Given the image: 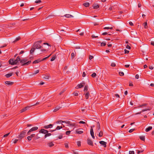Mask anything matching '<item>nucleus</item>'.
<instances>
[{
  "mask_svg": "<svg viewBox=\"0 0 154 154\" xmlns=\"http://www.w3.org/2000/svg\"><path fill=\"white\" fill-rule=\"evenodd\" d=\"M64 16L67 18L73 17V16L72 15L69 14H66Z\"/></svg>",
  "mask_w": 154,
  "mask_h": 154,
  "instance_id": "nucleus-22",
  "label": "nucleus"
},
{
  "mask_svg": "<svg viewBox=\"0 0 154 154\" xmlns=\"http://www.w3.org/2000/svg\"><path fill=\"white\" fill-rule=\"evenodd\" d=\"M89 95V93L88 91L85 94V97L86 99L88 98Z\"/></svg>",
  "mask_w": 154,
  "mask_h": 154,
  "instance_id": "nucleus-23",
  "label": "nucleus"
},
{
  "mask_svg": "<svg viewBox=\"0 0 154 154\" xmlns=\"http://www.w3.org/2000/svg\"><path fill=\"white\" fill-rule=\"evenodd\" d=\"M82 129L79 128L75 131V132L77 134H81L83 133V131L82 130Z\"/></svg>",
  "mask_w": 154,
  "mask_h": 154,
  "instance_id": "nucleus-6",
  "label": "nucleus"
},
{
  "mask_svg": "<svg viewBox=\"0 0 154 154\" xmlns=\"http://www.w3.org/2000/svg\"><path fill=\"white\" fill-rule=\"evenodd\" d=\"M74 154H78V153L77 151H73Z\"/></svg>",
  "mask_w": 154,
  "mask_h": 154,
  "instance_id": "nucleus-64",
  "label": "nucleus"
},
{
  "mask_svg": "<svg viewBox=\"0 0 154 154\" xmlns=\"http://www.w3.org/2000/svg\"><path fill=\"white\" fill-rule=\"evenodd\" d=\"M129 154H134V152L133 151H129Z\"/></svg>",
  "mask_w": 154,
  "mask_h": 154,
  "instance_id": "nucleus-62",
  "label": "nucleus"
},
{
  "mask_svg": "<svg viewBox=\"0 0 154 154\" xmlns=\"http://www.w3.org/2000/svg\"><path fill=\"white\" fill-rule=\"evenodd\" d=\"M14 65H16V64H17V63H18V61H16V60H14Z\"/></svg>",
  "mask_w": 154,
  "mask_h": 154,
  "instance_id": "nucleus-56",
  "label": "nucleus"
},
{
  "mask_svg": "<svg viewBox=\"0 0 154 154\" xmlns=\"http://www.w3.org/2000/svg\"><path fill=\"white\" fill-rule=\"evenodd\" d=\"M26 132V130H24L22 131L20 134L19 135V137L20 138V139H22L23 137H24Z\"/></svg>",
  "mask_w": 154,
  "mask_h": 154,
  "instance_id": "nucleus-2",
  "label": "nucleus"
},
{
  "mask_svg": "<svg viewBox=\"0 0 154 154\" xmlns=\"http://www.w3.org/2000/svg\"><path fill=\"white\" fill-rule=\"evenodd\" d=\"M68 126L71 127H76L77 126L75 123H72L70 122L69 125H68Z\"/></svg>",
  "mask_w": 154,
  "mask_h": 154,
  "instance_id": "nucleus-15",
  "label": "nucleus"
},
{
  "mask_svg": "<svg viewBox=\"0 0 154 154\" xmlns=\"http://www.w3.org/2000/svg\"><path fill=\"white\" fill-rule=\"evenodd\" d=\"M42 42L41 41H37L35 42L33 45V47L35 48V49H40L42 48V46L40 45Z\"/></svg>",
  "mask_w": 154,
  "mask_h": 154,
  "instance_id": "nucleus-1",
  "label": "nucleus"
},
{
  "mask_svg": "<svg viewBox=\"0 0 154 154\" xmlns=\"http://www.w3.org/2000/svg\"><path fill=\"white\" fill-rule=\"evenodd\" d=\"M83 5L85 7H88L89 6L90 4L88 2H86L84 3Z\"/></svg>",
  "mask_w": 154,
  "mask_h": 154,
  "instance_id": "nucleus-25",
  "label": "nucleus"
},
{
  "mask_svg": "<svg viewBox=\"0 0 154 154\" xmlns=\"http://www.w3.org/2000/svg\"><path fill=\"white\" fill-rule=\"evenodd\" d=\"M53 126V125L50 124L48 125H45L44 127V128L47 129L49 128H52Z\"/></svg>",
  "mask_w": 154,
  "mask_h": 154,
  "instance_id": "nucleus-8",
  "label": "nucleus"
},
{
  "mask_svg": "<svg viewBox=\"0 0 154 154\" xmlns=\"http://www.w3.org/2000/svg\"><path fill=\"white\" fill-rule=\"evenodd\" d=\"M14 60L13 59H10L9 60V63L11 65H14Z\"/></svg>",
  "mask_w": 154,
  "mask_h": 154,
  "instance_id": "nucleus-16",
  "label": "nucleus"
},
{
  "mask_svg": "<svg viewBox=\"0 0 154 154\" xmlns=\"http://www.w3.org/2000/svg\"><path fill=\"white\" fill-rule=\"evenodd\" d=\"M20 39V37H18L17 38L15 39V40L14 41V42H17V41H18Z\"/></svg>",
  "mask_w": 154,
  "mask_h": 154,
  "instance_id": "nucleus-55",
  "label": "nucleus"
},
{
  "mask_svg": "<svg viewBox=\"0 0 154 154\" xmlns=\"http://www.w3.org/2000/svg\"><path fill=\"white\" fill-rule=\"evenodd\" d=\"M93 7L94 9H97L99 8V5L97 3H94L93 4Z\"/></svg>",
  "mask_w": 154,
  "mask_h": 154,
  "instance_id": "nucleus-12",
  "label": "nucleus"
},
{
  "mask_svg": "<svg viewBox=\"0 0 154 154\" xmlns=\"http://www.w3.org/2000/svg\"><path fill=\"white\" fill-rule=\"evenodd\" d=\"M50 77V76L48 75H46L44 77V79H48Z\"/></svg>",
  "mask_w": 154,
  "mask_h": 154,
  "instance_id": "nucleus-29",
  "label": "nucleus"
},
{
  "mask_svg": "<svg viewBox=\"0 0 154 154\" xmlns=\"http://www.w3.org/2000/svg\"><path fill=\"white\" fill-rule=\"evenodd\" d=\"M99 143L101 145H103L104 147H106V142L103 141H101L99 142Z\"/></svg>",
  "mask_w": 154,
  "mask_h": 154,
  "instance_id": "nucleus-9",
  "label": "nucleus"
},
{
  "mask_svg": "<svg viewBox=\"0 0 154 154\" xmlns=\"http://www.w3.org/2000/svg\"><path fill=\"white\" fill-rule=\"evenodd\" d=\"M90 134L92 137L93 138V139H94L95 137L94 135V133L93 131V129L92 128V127H91V129H90Z\"/></svg>",
  "mask_w": 154,
  "mask_h": 154,
  "instance_id": "nucleus-5",
  "label": "nucleus"
},
{
  "mask_svg": "<svg viewBox=\"0 0 154 154\" xmlns=\"http://www.w3.org/2000/svg\"><path fill=\"white\" fill-rule=\"evenodd\" d=\"M151 110L150 109H149V108H147V109H143L141 112H144L145 111H147V110H149V111Z\"/></svg>",
  "mask_w": 154,
  "mask_h": 154,
  "instance_id": "nucleus-38",
  "label": "nucleus"
},
{
  "mask_svg": "<svg viewBox=\"0 0 154 154\" xmlns=\"http://www.w3.org/2000/svg\"><path fill=\"white\" fill-rule=\"evenodd\" d=\"M96 73L95 72L93 73L91 75V77L93 78H94L96 76Z\"/></svg>",
  "mask_w": 154,
  "mask_h": 154,
  "instance_id": "nucleus-40",
  "label": "nucleus"
},
{
  "mask_svg": "<svg viewBox=\"0 0 154 154\" xmlns=\"http://www.w3.org/2000/svg\"><path fill=\"white\" fill-rule=\"evenodd\" d=\"M40 133H42L44 134H46L48 133V131L45 129H42L39 131Z\"/></svg>",
  "mask_w": 154,
  "mask_h": 154,
  "instance_id": "nucleus-4",
  "label": "nucleus"
},
{
  "mask_svg": "<svg viewBox=\"0 0 154 154\" xmlns=\"http://www.w3.org/2000/svg\"><path fill=\"white\" fill-rule=\"evenodd\" d=\"M48 145L50 147H52L54 145V143L52 142H50L48 143Z\"/></svg>",
  "mask_w": 154,
  "mask_h": 154,
  "instance_id": "nucleus-24",
  "label": "nucleus"
},
{
  "mask_svg": "<svg viewBox=\"0 0 154 154\" xmlns=\"http://www.w3.org/2000/svg\"><path fill=\"white\" fill-rule=\"evenodd\" d=\"M6 84L9 85H12L14 84V82L10 81H6L5 82Z\"/></svg>",
  "mask_w": 154,
  "mask_h": 154,
  "instance_id": "nucleus-14",
  "label": "nucleus"
},
{
  "mask_svg": "<svg viewBox=\"0 0 154 154\" xmlns=\"http://www.w3.org/2000/svg\"><path fill=\"white\" fill-rule=\"evenodd\" d=\"M140 139L143 141H144L145 137L144 136H141L140 137Z\"/></svg>",
  "mask_w": 154,
  "mask_h": 154,
  "instance_id": "nucleus-31",
  "label": "nucleus"
},
{
  "mask_svg": "<svg viewBox=\"0 0 154 154\" xmlns=\"http://www.w3.org/2000/svg\"><path fill=\"white\" fill-rule=\"evenodd\" d=\"M64 123V121H63L62 120H60L57 121L56 122V123L58 124V123Z\"/></svg>",
  "mask_w": 154,
  "mask_h": 154,
  "instance_id": "nucleus-37",
  "label": "nucleus"
},
{
  "mask_svg": "<svg viewBox=\"0 0 154 154\" xmlns=\"http://www.w3.org/2000/svg\"><path fill=\"white\" fill-rule=\"evenodd\" d=\"M65 91V89H64L62 91H61L59 95H61V94H62L63 93V92Z\"/></svg>",
  "mask_w": 154,
  "mask_h": 154,
  "instance_id": "nucleus-61",
  "label": "nucleus"
},
{
  "mask_svg": "<svg viewBox=\"0 0 154 154\" xmlns=\"http://www.w3.org/2000/svg\"><path fill=\"white\" fill-rule=\"evenodd\" d=\"M26 111V108H25V107L22 109H21L20 110V113H22L23 112H24L25 111Z\"/></svg>",
  "mask_w": 154,
  "mask_h": 154,
  "instance_id": "nucleus-35",
  "label": "nucleus"
},
{
  "mask_svg": "<svg viewBox=\"0 0 154 154\" xmlns=\"http://www.w3.org/2000/svg\"><path fill=\"white\" fill-rule=\"evenodd\" d=\"M71 131H68L66 132V134L67 135H69Z\"/></svg>",
  "mask_w": 154,
  "mask_h": 154,
  "instance_id": "nucleus-41",
  "label": "nucleus"
},
{
  "mask_svg": "<svg viewBox=\"0 0 154 154\" xmlns=\"http://www.w3.org/2000/svg\"><path fill=\"white\" fill-rule=\"evenodd\" d=\"M40 138V136H39V134H38L36 135V138L35 139V140L38 139Z\"/></svg>",
  "mask_w": 154,
  "mask_h": 154,
  "instance_id": "nucleus-39",
  "label": "nucleus"
},
{
  "mask_svg": "<svg viewBox=\"0 0 154 154\" xmlns=\"http://www.w3.org/2000/svg\"><path fill=\"white\" fill-rule=\"evenodd\" d=\"M64 31V30L63 29H62L61 30L60 32V34L61 35H63V32H62Z\"/></svg>",
  "mask_w": 154,
  "mask_h": 154,
  "instance_id": "nucleus-52",
  "label": "nucleus"
},
{
  "mask_svg": "<svg viewBox=\"0 0 154 154\" xmlns=\"http://www.w3.org/2000/svg\"><path fill=\"white\" fill-rule=\"evenodd\" d=\"M124 51L125 54H128L129 52V51L127 50L126 49H125Z\"/></svg>",
  "mask_w": 154,
  "mask_h": 154,
  "instance_id": "nucleus-63",
  "label": "nucleus"
},
{
  "mask_svg": "<svg viewBox=\"0 0 154 154\" xmlns=\"http://www.w3.org/2000/svg\"><path fill=\"white\" fill-rule=\"evenodd\" d=\"M38 129V127H37L35 126L34 127L32 128L31 129L29 130L30 131H35L37 130Z\"/></svg>",
  "mask_w": 154,
  "mask_h": 154,
  "instance_id": "nucleus-11",
  "label": "nucleus"
},
{
  "mask_svg": "<svg viewBox=\"0 0 154 154\" xmlns=\"http://www.w3.org/2000/svg\"><path fill=\"white\" fill-rule=\"evenodd\" d=\"M88 86L87 85H86L85 87L84 91L85 92L88 91Z\"/></svg>",
  "mask_w": 154,
  "mask_h": 154,
  "instance_id": "nucleus-27",
  "label": "nucleus"
},
{
  "mask_svg": "<svg viewBox=\"0 0 154 154\" xmlns=\"http://www.w3.org/2000/svg\"><path fill=\"white\" fill-rule=\"evenodd\" d=\"M85 85V83L84 82H82L80 84H78V88H82L83 86H84Z\"/></svg>",
  "mask_w": 154,
  "mask_h": 154,
  "instance_id": "nucleus-13",
  "label": "nucleus"
},
{
  "mask_svg": "<svg viewBox=\"0 0 154 154\" xmlns=\"http://www.w3.org/2000/svg\"><path fill=\"white\" fill-rule=\"evenodd\" d=\"M41 2V1L40 0H36L35 2L36 3H40Z\"/></svg>",
  "mask_w": 154,
  "mask_h": 154,
  "instance_id": "nucleus-54",
  "label": "nucleus"
},
{
  "mask_svg": "<svg viewBox=\"0 0 154 154\" xmlns=\"http://www.w3.org/2000/svg\"><path fill=\"white\" fill-rule=\"evenodd\" d=\"M100 125L99 122H97L96 130L98 132H99V130L100 129Z\"/></svg>",
  "mask_w": 154,
  "mask_h": 154,
  "instance_id": "nucleus-7",
  "label": "nucleus"
},
{
  "mask_svg": "<svg viewBox=\"0 0 154 154\" xmlns=\"http://www.w3.org/2000/svg\"><path fill=\"white\" fill-rule=\"evenodd\" d=\"M27 139L29 141H30L31 140L32 138L30 136L27 137Z\"/></svg>",
  "mask_w": 154,
  "mask_h": 154,
  "instance_id": "nucleus-47",
  "label": "nucleus"
},
{
  "mask_svg": "<svg viewBox=\"0 0 154 154\" xmlns=\"http://www.w3.org/2000/svg\"><path fill=\"white\" fill-rule=\"evenodd\" d=\"M51 133H48L46 134L45 135V137L46 138L48 137L49 136L51 135Z\"/></svg>",
  "mask_w": 154,
  "mask_h": 154,
  "instance_id": "nucleus-32",
  "label": "nucleus"
},
{
  "mask_svg": "<svg viewBox=\"0 0 154 154\" xmlns=\"http://www.w3.org/2000/svg\"><path fill=\"white\" fill-rule=\"evenodd\" d=\"M16 61H18V62L19 61H20V57L19 56H18L17 57L16 59Z\"/></svg>",
  "mask_w": 154,
  "mask_h": 154,
  "instance_id": "nucleus-42",
  "label": "nucleus"
},
{
  "mask_svg": "<svg viewBox=\"0 0 154 154\" xmlns=\"http://www.w3.org/2000/svg\"><path fill=\"white\" fill-rule=\"evenodd\" d=\"M20 63H21V64H23L24 63H26L24 60V59H21V60H20Z\"/></svg>",
  "mask_w": 154,
  "mask_h": 154,
  "instance_id": "nucleus-33",
  "label": "nucleus"
},
{
  "mask_svg": "<svg viewBox=\"0 0 154 154\" xmlns=\"http://www.w3.org/2000/svg\"><path fill=\"white\" fill-rule=\"evenodd\" d=\"M152 128V127L151 126H149L148 128H147L145 131L146 132H148L150 130H151Z\"/></svg>",
  "mask_w": 154,
  "mask_h": 154,
  "instance_id": "nucleus-20",
  "label": "nucleus"
},
{
  "mask_svg": "<svg viewBox=\"0 0 154 154\" xmlns=\"http://www.w3.org/2000/svg\"><path fill=\"white\" fill-rule=\"evenodd\" d=\"M13 75V73H10L8 74H6L5 75V76L7 78L9 77H10L11 76Z\"/></svg>",
  "mask_w": 154,
  "mask_h": 154,
  "instance_id": "nucleus-21",
  "label": "nucleus"
},
{
  "mask_svg": "<svg viewBox=\"0 0 154 154\" xmlns=\"http://www.w3.org/2000/svg\"><path fill=\"white\" fill-rule=\"evenodd\" d=\"M77 144L78 146H81V142L80 141H78L77 142Z\"/></svg>",
  "mask_w": 154,
  "mask_h": 154,
  "instance_id": "nucleus-48",
  "label": "nucleus"
},
{
  "mask_svg": "<svg viewBox=\"0 0 154 154\" xmlns=\"http://www.w3.org/2000/svg\"><path fill=\"white\" fill-rule=\"evenodd\" d=\"M75 53L74 52H72L71 53V59H73L75 56Z\"/></svg>",
  "mask_w": 154,
  "mask_h": 154,
  "instance_id": "nucleus-30",
  "label": "nucleus"
},
{
  "mask_svg": "<svg viewBox=\"0 0 154 154\" xmlns=\"http://www.w3.org/2000/svg\"><path fill=\"white\" fill-rule=\"evenodd\" d=\"M111 66L112 67H114L116 66V64L114 63H112L111 64Z\"/></svg>",
  "mask_w": 154,
  "mask_h": 154,
  "instance_id": "nucleus-58",
  "label": "nucleus"
},
{
  "mask_svg": "<svg viewBox=\"0 0 154 154\" xmlns=\"http://www.w3.org/2000/svg\"><path fill=\"white\" fill-rule=\"evenodd\" d=\"M70 122L69 121H64V123H65L66 124H68L69 125Z\"/></svg>",
  "mask_w": 154,
  "mask_h": 154,
  "instance_id": "nucleus-53",
  "label": "nucleus"
},
{
  "mask_svg": "<svg viewBox=\"0 0 154 154\" xmlns=\"http://www.w3.org/2000/svg\"><path fill=\"white\" fill-rule=\"evenodd\" d=\"M145 28H146L147 27V22H145L143 24Z\"/></svg>",
  "mask_w": 154,
  "mask_h": 154,
  "instance_id": "nucleus-36",
  "label": "nucleus"
},
{
  "mask_svg": "<svg viewBox=\"0 0 154 154\" xmlns=\"http://www.w3.org/2000/svg\"><path fill=\"white\" fill-rule=\"evenodd\" d=\"M103 135V132L102 131H100L99 133L98 136L100 137H101Z\"/></svg>",
  "mask_w": 154,
  "mask_h": 154,
  "instance_id": "nucleus-26",
  "label": "nucleus"
},
{
  "mask_svg": "<svg viewBox=\"0 0 154 154\" xmlns=\"http://www.w3.org/2000/svg\"><path fill=\"white\" fill-rule=\"evenodd\" d=\"M62 128L63 127L62 126H57L55 129H56V130H59L61 128Z\"/></svg>",
  "mask_w": 154,
  "mask_h": 154,
  "instance_id": "nucleus-43",
  "label": "nucleus"
},
{
  "mask_svg": "<svg viewBox=\"0 0 154 154\" xmlns=\"http://www.w3.org/2000/svg\"><path fill=\"white\" fill-rule=\"evenodd\" d=\"M32 106H26L25 107V108H26V110H28L30 108V107Z\"/></svg>",
  "mask_w": 154,
  "mask_h": 154,
  "instance_id": "nucleus-50",
  "label": "nucleus"
},
{
  "mask_svg": "<svg viewBox=\"0 0 154 154\" xmlns=\"http://www.w3.org/2000/svg\"><path fill=\"white\" fill-rule=\"evenodd\" d=\"M41 49L40 50V52L39 53V54H40L41 53H42V52H44L45 51H46V50L45 49H42V48H41Z\"/></svg>",
  "mask_w": 154,
  "mask_h": 154,
  "instance_id": "nucleus-34",
  "label": "nucleus"
},
{
  "mask_svg": "<svg viewBox=\"0 0 154 154\" xmlns=\"http://www.w3.org/2000/svg\"><path fill=\"white\" fill-rule=\"evenodd\" d=\"M51 54H50L49 56H48V57H45V58H43L42 60H41V61H43V60H45L46 59H47V58H48V57H49L51 55Z\"/></svg>",
  "mask_w": 154,
  "mask_h": 154,
  "instance_id": "nucleus-46",
  "label": "nucleus"
},
{
  "mask_svg": "<svg viewBox=\"0 0 154 154\" xmlns=\"http://www.w3.org/2000/svg\"><path fill=\"white\" fill-rule=\"evenodd\" d=\"M10 134V133H8V134H5V135H4L3 136V137H7Z\"/></svg>",
  "mask_w": 154,
  "mask_h": 154,
  "instance_id": "nucleus-51",
  "label": "nucleus"
},
{
  "mask_svg": "<svg viewBox=\"0 0 154 154\" xmlns=\"http://www.w3.org/2000/svg\"><path fill=\"white\" fill-rule=\"evenodd\" d=\"M55 58H56L55 57V56H54V57H52L51 60V61H54L55 59Z\"/></svg>",
  "mask_w": 154,
  "mask_h": 154,
  "instance_id": "nucleus-60",
  "label": "nucleus"
},
{
  "mask_svg": "<svg viewBox=\"0 0 154 154\" xmlns=\"http://www.w3.org/2000/svg\"><path fill=\"white\" fill-rule=\"evenodd\" d=\"M146 105H147L146 104H142L141 105H140L137 106V107H136V108H140V107H143L144 106H146Z\"/></svg>",
  "mask_w": 154,
  "mask_h": 154,
  "instance_id": "nucleus-28",
  "label": "nucleus"
},
{
  "mask_svg": "<svg viewBox=\"0 0 154 154\" xmlns=\"http://www.w3.org/2000/svg\"><path fill=\"white\" fill-rule=\"evenodd\" d=\"M113 29V27H105L104 28V29Z\"/></svg>",
  "mask_w": 154,
  "mask_h": 154,
  "instance_id": "nucleus-44",
  "label": "nucleus"
},
{
  "mask_svg": "<svg viewBox=\"0 0 154 154\" xmlns=\"http://www.w3.org/2000/svg\"><path fill=\"white\" fill-rule=\"evenodd\" d=\"M39 72V70H37L33 74V75H35V74H37V73H38Z\"/></svg>",
  "mask_w": 154,
  "mask_h": 154,
  "instance_id": "nucleus-57",
  "label": "nucleus"
},
{
  "mask_svg": "<svg viewBox=\"0 0 154 154\" xmlns=\"http://www.w3.org/2000/svg\"><path fill=\"white\" fill-rule=\"evenodd\" d=\"M119 74L120 76H123L124 75V73L122 72H119Z\"/></svg>",
  "mask_w": 154,
  "mask_h": 154,
  "instance_id": "nucleus-49",
  "label": "nucleus"
},
{
  "mask_svg": "<svg viewBox=\"0 0 154 154\" xmlns=\"http://www.w3.org/2000/svg\"><path fill=\"white\" fill-rule=\"evenodd\" d=\"M41 61V60H40V59H38L34 61L33 62V63L35 64L40 62Z\"/></svg>",
  "mask_w": 154,
  "mask_h": 154,
  "instance_id": "nucleus-18",
  "label": "nucleus"
},
{
  "mask_svg": "<svg viewBox=\"0 0 154 154\" xmlns=\"http://www.w3.org/2000/svg\"><path fill=\"white\" fill-rule=\"evenodd\" d=\"M106 45V43L105 42H102L101 44V46H104Z\"/></svg>",
  "mask_w": 154,
  "mask_h": 154,
  "instance_id": "nucleus-45",
  "label": "nucleus"
},
{
  "mask_svg": "<svg viewBox=\"0 0 154 154\" xmlns=\"http://www.w3.org/2000/svg\"><path fill=\"white\" fill-rule=\"evenodd\" d=\"M35 48H34L33 47V48H32L31 50H30V54H33L34 52L35 51Z\"/></svg>",
  "mask_w": 154,
  "mask_h": 154,
  "instance_id": "nucleus-19",
  "label": "nucleus"
},
{
  "mask_svg": "<svg viewBox=\"0 0 154 154\" xmlns=\"http://www.w3.org/2000/svg\"><path fill=\"white\" fill-rule=\"evenodd\" d=\"M62 107L59 106H57L53 110V112H55L57 111L58 110H59Z\"/></svg>",
  "mask_w": 154,
  "mask_h": 154,
  "instance_id": "nucleus-10",
  "label": "nucleus"
},
{
  "mask_svg": "<svg viewBox=\"0 0 154 154\" xmlns=\"http://www.w3.org/2000/svg\"><path fill=\"white\" fill-rule=\"evenodd\" d=\"M87 142L88 144L90 145L93 146V144L92 141L90 139L88 138L87 139Z\"/></svg>",
  "mask_w": 154,
  "mask_h": 154,
  "instance_id": "nucleus-3",
  "label": "nucleus"
},
{
  "mask_svg": "<svg viewBox=\"0 0 154 154\" xmlns=\"http://www.w3.org/2000/svg\"><path fill=\"white\" fill-rule=\"evenodd\" d=\"M135 129H131L129 131V133H131Z\"/></svg>",
  "mask_w": 154,
  "mask_h": 154,
  "instance_id": "nucleus-59",
  "label": "nucleus"
},
{
  "mask_svg": "<svg viewBox=\"0 0 154 154\" xmlns=\"http://www.w3.org/2000/svg\"><path fill=\"white\" fill-rule=\"evenodd\" d=\"M31 60H29L28 61V62H26L22 64L21 65L22 66H26V65H28L29 64L31 63Z\"/></svg>",
  "mask_w": 154,
  "mask_h": 154,
  "instance_id": "nucleus-17",
  "label": "nucleus"
}]
</instances>
